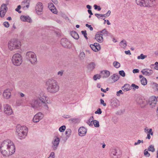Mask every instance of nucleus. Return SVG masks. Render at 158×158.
<instances>
[{
  "label": "nucleus",
  "mask_w": 158,
  "mask_h": 158,
  "mask_svg": "<svg viewBox=\"0 0 158 158\" xmlns=\"http://www.w3.org/2000/svg\"><path fill=\"white\" fill-rule=\"evenodd\" d=\"M0 150L4 156L8 157L15 152V146L12 141L7 139L2 143L0 146Z\"/></svg>",
  "instance_id": "1"
},
{
  "label": "nucleus",
  "mask_w": 158,
  "mask_h": 158,
  "mask_svg": "<svg viewBox=\"0 0 158 158\" xmlns=\"http://www.w3.org/2000/svg\"><path fill=\"white\" fill-rule=\"evenodd\" d=\"M47 97L44 94H41L39 95V98L36 99H33L29 101V103L32 107L37 108L40 107H44L45 109L48 110V107L47 103H48L47 100Z\"/></svg>",
  "instance_id": "2"
},
{
  "label": "nucleus",
  "mask_w": 158,
  "mask_h": 158,
  "mask_svg": "<svg viewBox=\"0 0 158 158\" xmlns=\"http://www.w3.org/2000/svg\"><path fill=\"white\" fill-rule=\"evenodd\" d=\"M46 85L48 91L51 93H55L59 90V86L57 81L54 79H50L46 81Z\"/></svg>",
  "instance_id": "3"
},
{
  "label": "nucleus",
  "mask_w": 158,
  "mask_h": 158,
  "mask_svg": "<svg viewBox=\"0 0 158 158\" xmlns=\"http://www.w3.org/2000/svg\"><path fill=\"white\" fill-rule=\"evenodd\" d=\"M28 131V129L25 126L17 125L16 127V134L20 139L25 138Z\"/></svg>",
  "instance_id": "4"
},
{
  "label": "nucleus",
  "mask_w": 158,
  "mask_h": 158,
  "mask_svg": "<svg viewBox=\"0 0 158 158\" xmlns=\"http://www.w3.org/2000/svg\"><path fill=\"white\" fill-rule=\"evenodd\" d=\"M21 42L18 40L16 39H12L8 43V47L11 51L15 49H19L21 46Z\"/></svg>",
  "instance_id": "5"
},
{
  "label": "nucleus",
  "mask_w": 158,
  "mask_h": 158,
  "mask_svg": "<svg viewBox=\"0 0 158 158\" xmlns=\"http://www.w3.org/2000/svg\"><path fill=\"white\" fill-rule=\"evenodd\" d=\"M11 61L14 65L19 66L23 62L22 56L19 53H15L13 56Z\"/></svg>",
  "instance_id": "6"
},
{
  "label": "nucleus",
  "mask_w": 158,
  "mask_h": 158,
  "mask_svg": "<svg viewBox=\"0 0 158 158\" xmlns=\"http://www.w3.org/2000/svg\"><path fill=\"white\" fill-rule=\"evenodd\" d=\"M155 0H135L137 4L141 6L150 7L153 5Z\"/></svg>",
  "instance_id": "7"
},
{
  "label": "nucleus",
  "mask_w": 158,
  "mask_h": 158,
  "mask_svg": "<svg viewBox=\"0 0 158 158\" xmlns=\"http://www.w3.org/2000/svg\"><path fill=\"white\" fill-rule=\"evenodd\" d=\"M26 58L32 64H35L37 61L36 55L34 52L31 51L28 52H27L26 55Z\"/></svg>",
  "instance_id": "8"
},
{
  "label": "nucleus",
  "mask_w": 158,
  "mask_h": 158,
  "mask_svg": "<svg viewBox=\"0 0 158 158\" xmlns=\"http://www.w3.org/2000/svg\"><path fill=\"white\" fill-rule=\"evenodd\" d=\"M4 112L7 115L12 114L13 111L11 106L8 104L3 105Z\"/></svg>",
  "instance_id": "9"
},
{
  "label": "nucleus",
  "mask_w": 158,
  "mask_h": 158,
  "mask_svg": "<svg viewBox=\"0 0 158 158\" xmlns=\"http://www.w3.org/2000/svg\"><path fill=\"white\" fill-rule=\"evenodd\" d=\"M60 142V139L58 136H56L54 137L52 143V147L53 150H55L57 149Z\"/></svg>",
  "instance_id": "10"
},
{
  "label": "nucleus",
  "mask_w": 158,
  "mask_h": 158,
  "mask_svg": "<svg viewBox=\"0 0 158 158\" xmlns=\"http://www.w3.org/2000/svg\"><path fill=\"white\" fill-rule=\"evenodd\" d=\"M60 43L64 48H70L71 47L70 42L66 38H62L60 40Z\"/></svg>",
  "instance_id": "11"
},
{
  "label": "nucleus",
  "mask_w": 158,
  "mask_h": 158,
  "mask_svg": "<svg viewBox=\"0 0 158 158\" xmlns=\"http://www.w3.org/2000/svg\"><path fill=\"white\" fill-rule=\"evenodd\" d=\"M44 117V115L41 112H39L36 114L33 118V121L34 123L39 122Z\"/></svg>",
  "instance_id": "12"
},
{
  "label": "nucleus",
  "mask_w": 158,
  "mask_h": 158,
  "mask_svg": "<svg viewBox=\"0 0 158 158\" xmlns=\"http://www.w3.org/2000/svg\"><path fill=\"white\" fill-rule=\"evenodd\" d=\"M13 90V89H5L3 94L4 98L9 99L10 98L11 96V92Z\"/></svg>",
  "instance_id": "13"
},
{
  "label": "nucleus",
  "mask_w": 158,
  "mask_h": 158,
  "mask_svg": "<svg viewBox=\"0 0 158 158\" xmlns=\"http://www.w3.org/2000/svg\"><path fill=\"white\" fill-rule=\"evenodd\" d=\"M43 4L40 2H38L35 7V10L37 14L38 15L41 14L40 13L43 10Z\"/></svg>",
  "instance_id": "14"
},
{
  "label": "nucleus",
  "mask_w": 158,
  "mask_h": 158,
  "mask_svg": "<svg viewBox=\"0 0 158 158\" xmlns=\"http://www.w3.org/2000/svg\"><path fill=\"white\" fill-rule=\"evenodd\" d=\"M157 101L156 97L154 96H152L149 99L148 104L152 106V107H154L156 104Z\"/></svg>",
  "instance_id": "15"
},
{
  "label": "nucleus",
  "mask_w": 158,
  "mask_h": 158,
  "mask_svg": "<svg viewBox=\"0 0 158 158\" xmlns=\"http://www.w3.org/2000/svg\"><path fill=\"white\" fill-rule=\"evenodd\" d=\"M141 72L143 74L146 76H150L153 73V71L152 69H143Z\"/></svg>",
  "instance_id": "16"
},
{
  "label": "nucleus",
  "mask_w": 158,
  "mask_h": 158,
  "mask_svg": "<svg viewBox=\"0 0 158 158\" xmlns=\"http://www.w3.org/2000/svg\"><path fill=\"white\" fill-rule=\"evenodd\" d=\"M78 132L80 136H84L86 133V129L84 127H81L79 129Z\"/></svg>",
  "instance_id": "17"
},
{
  "label": "nucleus",
  "mask_w": 158,
  "mask_h": 158,
  "mask_svg": "<svg viewBox=\"0 0 158 158\" xmlns=\"http://www.w3.org/2000/svg\"><path fill=\"white\" fill-rule=\"evenodd\" d=\"M95 38L96 40L99 43L102 42L103 40L102 34H101L99 33L96 34L95 35Z\"/></svg>",
  "instance_id": "18"
},
{
  "label": "nucleus",
  "mask_w": 158,
  "mask_h": 158,
  "mask_svg": "<svg viewBox=\"0 0 158 158\" xmlns=\"http://www.w3.org/2000/svg\"><path fill=\"white\" fill-rule=\"evenodd\" d=\"M48 8L53 13L56 14L57 13V10L53 3H50L48 5Z\"/></svg>",
  "instance_id": "19"
},
{
  "label": "nucleus",
  "mask_w": 158,
  "mask_h": 158,
  "mask_svg": "<svg viewBox=\"0 0 158 158\" xmlns=\"http://www.w3.org/2000/svg\"><path fill=\"white\" fill-rule=\"evenodd\" d=\"M20 19L21 20L24 22L27 21L29 23L31 22V19L28 16L22 15L20 17Z\"/></svg>",
  "instance_id": "20"
},
{
  "label": "nucleus",
  "mask_w": 158,
  "mask_h": 158,
  "mask_svg": "<svg viewBox=\"0 0 158 158\" xmlns=\"http://www.w3.org/2000/svg\"><path fill=\"white\" fill-rule=\"evenodd\" d=\"M103 78L108 77L110 75V72L107 70H104L101 72Z\"/></svg>",
  "instance_id": "21"
},
{
  "label": "nucleus",
  "mask_w": 158,
  "mask_h": 158,
  "mask_svg": "<svg viewBox=\"0 0 158 158\" xmlns=\"http://www.w3.org/2000/svg\"><path fill=\"white\" fill-rule=\"evenodd\" d=\"M118 101L116 99H112L110 101V105L113 107L118 106Z\"/></svg>",
  "instance_id": "22"
},
{
  "label": "nucleus",
  "mask_w": 158,
  "mask_h": 158,
  "mask_svg": "<svg viewBox=\"0 0 158 158\" xmlns=\"http://www.w3.org/2000/svg\"><path fill=\"white\" fill-rule=\"evenodd\" d=\"M118 155L117 150L115 149L112 150L111 156L113 158H117Z\"/></svg>",
  "instance_id": "23"
},
{
  "label": "nucleus",
  "mask_w": 158,
  "mask_h": 158,
  "mask_svg": "<svg viewBox=\"0 0 158 158\" xmlns=\"http://www.w3.org/2000/svg\"><path fill=\"white\" fill-rule=\"evenodd\" d=\"M110 78L113 80L114 82H115L118 80L119 76L117 74H114L111 76Z\"/></svg>",
  "instance_id": "24"
},
{
  "label": "nucleus",
  "mask_w": 158,
  "mask_h": 158,
  "mask_svg": "<svg viewBox=\"0 0 158 158\" xmlns=\"http://www.w3.org/2000/svg\"><path fill=\"white\" fill-rule=\"evenodd\" d=\"M71 36L74 39L78 40L79 38V36L78 33L75 31H72L71 32Z\"/></svg>",
  "instance_id": "25"
},
{
  "label": "nucleus",
  "mask_w": 158,
  "mask_h": 158,
  "mask_svg": "<svg viewBox=\"0 0 158 158\" xmlns=\"http://www.w3.org/2000/svg\"><path fill=\"white\" fill-rule=\"evenodd\" d=\"M90 47L93 51L95 52L98 51L101 49L100 46H98L96 47L94 45L90 44Z\"/></svg>",
  "instance_id": "26"
},
{
  "label": "nucleus",
  "mask_w": 158,
  "mask_h": 158,
  "mask_svg": "<svg viewBox=\"0 0 158 158\" xmlns=\"http://www.w3.org/2000/svg\"><path fill=\"white\" fill-rule=\"evenodd\" d=\"M122 89L123 91H127L131 89V87L129 84H125L122 87Z\"/></svg>",
  "instance_id": "27"
},
{
  "label": "nucleus",
  "mask_w": 158,
  "mask_h": 158,
  "mask_svg": "<svg viewBox=\"0 0 158 158\" xmlns=\"http://www.w3.org/2000/svg\"><path fill=\"white\" fill-rule=\"evenodd\" d=\"M69 121L70 123H76L78 122V119L77 118H72L69 119Z\"/></svg>",
  "instance_id": "28"
},
{
  "label": "nucleus",
  "mask_w": 158,
  "mask_h": 158,
  "mask_svg": "<svg viewBox=\"0 0 158 158\" xmlns=\"http://www.w3.org/2000/svg\"><path fill=\"white\" fill-rule=\"evenodd\" d=\"M95 64L94 62H91L88 65V68L91 70H93L94 69Z\"/></svg>",
  "instance_id": "29"
},
{
  "label": "nucleus",
  "mask_w": 158,
  "mask_h": 158,
  "mask_svg": "<svg viewBox=\"0 0 158 158\" xmlns=\"http://www.w3.org/2000/svg\"><path fill=\"white\" fill-rule=\"evenodd\" d=\"M8 10V8L7 7L6 4H3L1 7V10L3 11H7Z\"/></svg>",
  "instance_id": "30"
},
{
  "label": "nucleus",
  "mask_w": 158,
  "mask_h": 158,
  "mask_svg": "<svg viewBox=\"0 0 158 158\" xmlns=\"http://www.w3.org/2000/svg\"><path fill=\"white\" fill-rule=\"evenodd\" d=\"M19 86L22 88L25 87V83L23 81H20L18 83Z\"/></svg>",
  "instance_id": "31"
},
{
  "label": "nucleus",
  "mask_w": 158,
  "mask_h": 158,
  "mask_svg": "<svg viewBox=\"0 0 158 158\" xmlns=\"http://www.w3.org/2000/svg\"><path fill=\"white\" fill-rule=\"evenodd\" d=\"M141 83L142 85H147V82L146 79L145 77H143L141 80Z\"/></svg>",
  "instance_id": "32"
},
{
  "label": "nucleus",
  "mask_w": 158,
  "mask_h": 158,
  "mask_svg": "<svg viewBox=\"0 0 158 158\" xmlns=\"http://www.w3.org/2000/svg\"><path fill=\"white\" fill-rule=\"evenodd\" d=\"M148 150L149 151H151L153 152L155 151V149L153 145H150L148 148Z\"/></svg>",
  "instance_id": "33"
},
{
  "label": "nucleus",
  "mask_w": 158,
  "mask_h": 158,
  "mask_svg": "<svg viewBox=\"0 0 158 158\" xmlns=\"http://www.w3.org/2000/svg\"><path fill=\"white\" fill-rule=\"evenodd\" d=\"M22 103V99H19L16 100V106H19L21 105Z\"/></svg>",
  "instance_id": "34"
},
{
  "label": "nucleus",
  "mask_w": 158,
  "mask_h": 158,
  "mask_svg": "<svg viewBox=\"0 0 158 158\" xmlns=\"http://www.w3.org/2000/svg\"><path fill=\"white\" fill-rule=\"evenodd\" d=\"M71 130L70 129H67L65 132V134L67 135V136L68 137H69L70 135H71Z\"/></svg>",
  "instance_id": "35"
},
{
  "label": "nucleus",
  "mask_w": 158,
  "mask_h": 158,
  "mask_svg": "<svg viewBox=\"0 0 158 158\" xmlns=\"http://www.w3.org/2000/svg\"><path fill=\"white\" fill-rule=\"evenodd\" d=\"M113 64L114 66L116 68H119L120 66V64L117 61H114Z\"/></svg>",
  "instance_id": "36"
},
{
  "label": "nucleus",
  "mask_w": 158,
  "mask_h": 158,
  "mask_svg": "<svg viewBox=\"0 0 158 158\" xmlns=\"http://www.w3.org/2000/svg\"><path fill=\"white\" fill-rule=\"evenodd\" d=\"M93 124L95 127H99V122L97 120H93Z\"/></svg>",
  "instance_id": "37"
},
{
  "label": "nucleus",
  "mask_w": 158,
  "mask_h": 158,
  "mask_svg": "<svg viewBox=\"0 0 158 158\" xmlns=\"http://www.w3.org/2000/svg\"><path fill=\"white\" fill-rule=\"evenodd\" d=\"M98 33H99V32ZM99 33H102L103 35L106 34V35H108L109 33V32L106 31V29H104L102 31H100L99 32Z\"/></svg>",
  "instance_id": "38"
},
{
  "label": "nucleus",
  "mask_w": 158,
  "mask_h": 158,
  "mask_svg": "<svg viewBox=\"0 0 158 158\" xmlns=\"http://www.w3.org/2000/svg\"><path fill=\"white\" fill-rule=\"evenodd\" d=\"M111 13V11L110 10H109L107 12L104 14H101V17H108L110 15Z\"/></svg>",
  "instance_id": "39"
},
{
  "label": "nucleus",
  "mask_w": 158,
  "mask_h": 158,
  "mask_svg": "<svg viewBox=\"0 0 158 158\" xmlns=\"http://www.w3.org/2000/svg\"><path fill=\"white\" fill-rule=\"evenodd\" d=\"M148 149H145L144 151V154L145 156L149 157L150 156V154L148 152Z\"/></svg>",
  "instance_id": "40"
},
{
  "label": "nucleus",
  "mask_w": 158,
  "mask_h": 158,
  "mask_svg": "<svg viewBox=\"0 0 158 158\" xmlns=\"http://www.w3.org/2000/svg\"><path fill=\"white\" fill-rule=\"evenodd\" d=\"M101 77L100 75L99 74H96L94 76L93 78L94 80L96 81L98 79H99Z\"/></svg>",
  "instance_id": "41"
},
{
  "label": "nucleus",
  "mask_w": 158,
  "mask_h": 158,
  "mask_svg": "<svg viewBox=\"0 0 158 158\" xmlns=\"http://www.w3.org/2000/svg\"><path fill=\"white\" fill-rule=\"evenodd\" d=\"M121 46H122L123 47H125L127 46V43L125 40H122L120 43Z\"/></svg>",
  "instance_id": "42"
},
{
  "label": "nucleus",
  "mask_w": 158,
  "mask_h": 158,
  "mask_svg": "<svg viewBox=\"0 0 158 158\" xmlns=\"http://www.w3.org/2000/svg\"><path fill=\"white\" fill-rule=\"evenodd\" d=\"M147 57V56L146 55H144L143 54H141L140 56H138L137 57V59H141L143 60L146 58Z\"/></svg>",
  "instance_id": "43"
},
{
  "label": "nucleus",
  "mask_w": 158,
  "mask_h": 158,
  "mask_svg": "<svg viewBox=\"0 0 158 158\" xmlns=\"http://www.w3.org/2000/svg\"><path fill=\"white\" fill-rule=\"evenodd\" d=\"M66 129V126L64 125L60 127L59 128V131L61 132H64Z\"/></svg>",
  "instance_id": "44"
},
{
  "label": "nucleus",
  "mask_w": 158,
  "mask_h": 158,
  "mask_svg": "<svg viewBox=\"0 0 158 158\" xmlns=\"http://www.w3.org/2000/svg\"><path fill=\"white\" fill-rule=\"evenodd\" d=\"M6 11H3L0 10V15L1 17L2 18L4 17L6 13Z\"/></svg>",
  "instance_id": "45"
},
{
  "label": "nucleus",
  "mask_w": 158,
  "mask_h": 158,
  "mask_svg": "<svg viewBox=\"0 0 158 158\" xmlns=\"http://www.w3.org/2000/svg\"><path fill=\"white\" fill-rule=\"evenodd\" d=\"M79 56L81 59H83L85 57V54L84 52H81L79 55Z\"/></svg>",
  "instance_id": "46"
},
{
  "label": "nucleus",
  "mask_w": 158,
  "mask_h": 158,
  "mask_svg": "<svg viewBox=\"0 0 158 158\" xmlns=\"http://www.w3.org/2000/svg\"><path fill=\"white\" fill-rule=\"evenodd\" d=\"M137 102L138 104H143V101L142 98H139L137 100Z\"/></svg>",
  "instance_id": "47"
},
{
  "label": "nucleus",
  "mask_w": 158,
  "mask_h": 158,
  "mask_svg": "<svg viewBox=\"0 0 158 158\" xmlns=\"http://www.w3.org/2000/svg\"><path fill=\"white\" fill-rule=\"evenodd\" d=\"M119 74L123 77H124L125 76V73L123 70L119 71Z\"/></svg>",
  "instance_id": "48"
},
{
  "label": "nucleus",
  "mask_w": 158,
  "mask_h": 158,
  "mask_svg": "<svg viewBox=\"0 0 158 158\" xmlns=\"http://www.w3.org/2000/svg\"><path fill=\"white\" fill-rule=\"evenodd\" d=\"M102 111L100 108H98L97 110L95 112V114H100L102 113Z\"/></svg>",
  "instance_id": "49"
},
{
  "label": "nucleus",
  "mask_w": 158,
  "mask_h": 158,
  "mask_svg": "<svg viewBox=\"0 0 158 158\" xmlns=\"http://www.w3.org/2000/svg\"><path fill=\"white\" fill-rule=\"evenodd\" d=\"M94 9L95 10L98 9V11H100L101 10V8L99 6H98L96 5H94Z\"/></svg>",
  "instance_id": "50"
},
{
  "label": "nucleus",
  "mask_w": 158,
  "mask_h": 158,
  "mask_svg": "<svg viewBox=\"0 0 158 158\" xmlns=\"http://www.w3.org/2000/svg\"><path fill=\"white\" fill-rule=\"evenodd\" d=\"M4 26L8 28L9 27L10 25L8 22H5L3 23Z\"/></svg>",
  "instance_id": "51"
},
{
  "label": "nucleus",
  "mask_w": 158,
  "mask_h": 158,
  "mask_svg": "<svg viewBox=\"0 0 158 158\" xmlns=\"http://www.w3.org/2000/svg\"><path fill=\"white\" fill-rule=\"evenodd\" d=\"M21 8V6L20 5H19L18 6L17 8L15 9V10L16 11L18 12L19 13H21V11L19 10Z\"/></svg>",
  "instance_id": "52"
},
{
  "label": "nucleus",
  "mask_w": 158,
  "mask_h": 158,
  "mask_svg": "<svg viewBox=\"0 0 158 158\" xmlns=\"http://www.w3.org/2000/svg\"><path fill=\"white\" fill-rule=\"evenodd\" d=\"M85 26L88 27L90 31H93V28L90 25H89L88 24H86Z\"/></svg>",
  "instance_id": "53"
},
{
  "label": "nucleus",
  "mask_w": 158,
  "mask_h": 158,
  "mask_svg": "<svg viewBox=\"0 0 158 158\" xmlns=\"http://www.w3.org/2000/svg\"><path fill=\"white\" fill-rule=\"evenodd\" d=\"M123 93L122 91L121 90H120L119 91L117 92L116 95L117 96H119L120 95V94H123Z\"/></svg>",
  "instance_id": "54"
},
{
  "label": "nucleus",
  "mask_w": 158,
  "mask_h": 158,
  "mask_svg": "<svg viewBox=\"0 0 158 158\" xmlns=\"http://www.w3.org/2000/svg\"><path fill=\"white\" fill-rule=\"evenodd\" d=\"M100 101L101 104L103 105L104 106H105L106 105V103H104V101L102 99H101Z\"/></svg>",
  "instance_id": "55"
},
{
  "label": "nucleus",
  "mask_w": 158,
  "mask_h": 158,
  "mask_svg": "<svg viewBox=\"0 0 158 158\" xmlns=\"http://www.w3.org/2000/svg\"><path fill=\"white\" fill-rule=\"evenodd\" d=\"M131 86L134 89V88L135 89H138L139 88V87L138 86L135 85L134 84H132L131 85Z\"/></svg>",
  "instance_id": "56"
},
{
  "label": "nucleus",
  "mask_w": 158,
  "mask_h": 158,
  "mask_svg": "<svg viewBox=\"0 0 158 158\" xmlns=\"http://www.w3.org/2000/svg\"><path fill=\"white\" fill-rule=\"evenodd\" d=\"M93 122V120H91V121L88 120L87 123L89 126H93V124L92 123Z\"/></svg>",
  "instance_id": "57"
},
{
  "label": "nucleus",
  "mask_w": 158,
  "mask_h": 158,
  "mask_svg": "<svg viewBox=\"0 0 158 158\" xmlns=\"http://www.w3.org/2000/svg\"><path fill=\"white\" fill-rule=\"evenodd\" d=\"M49 157H52V158H54L55 157V153L54 152H52L51 153Z\"/></svg>",
  "instance_id": "58"
},
{
  "label": "nucleus",
  "mask_w": 158,
  "mask_h": 158,
  "mask_svg": "<svg viewBox=\"0 0 158 158\" xmlns=\"http://www.w3.org/2000/svg\"><path fill=\"white\" fill-rule=\"evenodd\" d=\"M139 70L138 69H135L133 70V72L134 73H139Z\"/></svg>",
  "instance_id": "59"
},
{
  "label": "nucleus",
  "mask_w": 158,
  "mask_h": 158,
  "mask_svg": "<svg viewBox=\"0 0 158 158\" xmlns=\"http://www.w3.org/2000/svg\"><path fill=\"white\" fill-rule=\"evenodd\" d=\"M81 32L82 34H83L84 35V36H85L86 35H87V34L86 33V31L85 30L82 31H81Z\"/></svg>",
  "instance_id": "60"
},
{
  "label": "nucleus",
  "mask_w": 158,
  "mask_h": 158,
  "mask_svg": "<svg viewBox=\"0 0 158 158\" xmlns=\"http://www.w3.org/2000/svg\"><path fill=\"white\" fill-rule=\"evenodd\" d=\"M63 71H59L57 73V74L58 75H60V76H62L63 75Z\"/></svg>",
  "instance_id": "61"
},
{
  "label": "nucleus",
  "mask_w": 158,
  "mask_h": 158,
  "mask_svg": "<svg viewBox=\"0 0 158 158\" xmlns=\"http://www.w3.org/2000/svg\"><path fill=\"white\" fill-rule=\"evenodd\" d=\"M140 143H141V140L139 139L138 140L137 142H135L134 143V145H137L139 144Z\"/></svg>",
  "instance_id": "62"
},
{
  "label": "nucleus",
  "mask_w": 158,
  "mask_h": 158,
  "mask_svg": "<svg viewBox=\"0 0 158 158\" xmlns=\"http://www.w3.org/2000/svg\"><path fill=\"white\" fill-rule=\"evenodd\" d=\"M125 53L126 54L128 55L129 54V55H130L131 54V53L130 52V51L129 50H128L127 51H125Z\"/></svg>",
  "instance_id": "63"
},
{
  "label": "nucleus",
  "mask_w": 158,
  "mask_h": 158,
  "mask_svg": "<svg viewBox=\"0 0 158 158\" xmlns=\"http://www.w3.org/2000/svg\"><path fill=\"white\" fill-rule=\"evenodd\" d=\"M153 85L155 86L157 89L158 90V84L156 83H154Z\"/></svg>",
  "instance_id": "64"
}]
</instances>
